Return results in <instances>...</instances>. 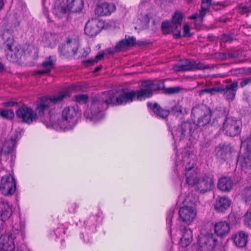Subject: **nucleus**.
<instances>
[{
	"mask_svg": "<svg viewBox=\"0 0 251 251\" xmlns=\"http://www.w3.org/2000/svg\"><path fill=\"white\" fill-rule=\"evenodd\" d=\"M195 158L196 155L190 151H187L183 153L182 161L183 165L185 167V171L188 172L192 170L195 163Z\"/></svg>",
	"mask_w": 251,
	"mask_h": 251,
	"instance_id": "21",
	"label": "nucleus"
},
{
	"mask_svg": "<svg viewBox=\"0 0 251 251\" xmlns=\"http://www.w3.org/2000/svg\"><path fill=\"white\" fill-rule=\"evenodd\" d=\"M78 49L77 43L75 40L69 39L66 44L59 47V51L63 55H66L71 52L75 54Z\"/></svg>",
	"mask_w": 251,
	"mask_h": 251,
	"instance_id": "17",
	"label": "nucleus"
},
{
	"mask_svg": "<svg viewBox=\"0 0 251 251\" xmlns=\"http://www.w3.org/2000/svg\"><path fill=\"white\" fill-rule=\"evenodd\" d=\"M180 90L179 87H170L166 89L164 91L166 94H174L179 92Z\"/></svg>",
	"mask_w": 251,
	"mask_h": 251,
	"instance_id": "48",
	"label": "nucleus"
},
{
	"mask_svg": "<svg viewBox=\"0 0 251 251\" xmlns=\"http://www.w3.org/2000/svg\"><path fill=\"white\" fill-rule=\"evenodd\" d=\"M2 105L5 107H13L18 105V102L12 101H5L2 103Z\"/></svg>",
	"mask_w": 251,
	"mask_h": 251,
	"instance_id": "51",
	"label": "nucleus"
},
{
	"mask_svg": "<svg viewBox=\"0 0 251 251\" xmlns=\"http://www.w3.org/2000/svg\"><path fill=\"white\" fill-rule=\"evenodd\" d=\"M161 29L164 34H167L170 32H173L174 35L176 33V29L174 26H173L172 22L170 23L168 21L163 22L161 24Z\"/></svg>",
	"mask_w": 251,
	"mask_h": 251,
	"instance_id": "38",
	"label": "nucleus"
},
{
	"mask_svg": "<svg viewBox=\"0 0 251 251\" xmlns=\"http://www.w3.org/2000/svg\"><path fill=\"white\" fill-rule=\"evenodd\" d=\"M16 182L14 177L11 174L2 176L0 183V191L5 196L13 195L16 191Z\"/></svg>",
	"mask_w": 251,
	"mask_h": 251,
	"instance_id": "9",
	"label": "nucleus"
},
{
	"mask_svg": "<svg viewBox=\"0 0 251 251\" xmlns=\"http://www.w3.org/2000/svg\"><path fill=\"white\" fill-rule=\"evenodd\" d=\"M66 97L65 94H59L50 97H44L38 101L36 111L40 115H43L44 112L55 104L62 101Z\"/></svg>",
	"mask_w": 251,
	"mask_h": 251,
	"instance_id": "6",
	"label": "nucleus"
},
{
	"mask_svg": "<svg viewBox=\"0 0 251 251\" xmlns=\"http://www.w3.org/2000/svg\"><path fill=\"white\" fill-rule=\"evenodd\" d=\"M101 69V66H98L95 68V72H97L99 71Z\"/></svg>",
	"mask_w": 251,
	"mask_h": 251,
	"instance_id": "62",
	"label": "nucleus"
},
{
	"mask_svg": "<svg viewBox=\"0 0 251 251\" xmlns=\"http://www.w3.org/2000/svg\"><path fill=\"white\" fill-rule=\"evenodd\" d=\"M198 129L196 127V123L185 122L181 123L172 133L175 135L182 139L185 137H195L198 134Z\"/></svg>",
	"mask_w": 251,
	"mask_h": 251,
	"instance_id": "7",
	"label": "nucleus"
},
{
	"mask_svg": "<svg viewBox=\"0 0 251 251\" xmlns=\"http://www.w3.org/2000/svg\"><path fill=\"white\" fill-rule=\"evenodd\" d=\"M197 216L196 208L189 205H183L179 210V220L183 223L189 225L192 223Z\"/></svg>",
	"mask_w": 251,
	"mask_h": 251,
	"instance_id": "12",
	"label": "nucleus"
},
{
	"mask_svg": "<svg viewBox=\"0 0 251 251\" xmlns=\"http://www.w3.org/2000/svg\"><path fill=\"white\" fill-rule=\"evenodd\" d=\"M55 57L53 56H50L42 63L41 66L50 73L55 67Z\"/></svg>",
	"mask_w": 251,
	"mask_h": 251,
	"instance_id": "36",
	"label": "nucleus"
},
{
	"mask_svg": "<svg viewBox=\"0 0 251 251\" xmlns=\"http://www.w3.org/2000/svg\"><path fill=\"white\" fill-rule=\"evenodd\" d=\"M78 112V107L77 105L68 106L64 108L62 112V121H60V123H59V121H57L60 127L63 128L65 125V123H73Z\"/></svg>",
	"mask_w": 251,
	"mask_h": 251,
	"instance_id": "13",
	"label": "nucleus"
},
{
	"mask_svg": "<svg viewBox=\"0 0 251 251\" xmlns=\"http://www.w3.org/2000/svg\"><path fill=\"white\" fill-rule=\"evenodd\" d=\"M151 109L158 117L162 119H166L170 113L169 110L163 109L157 103L153 104Z\"/></svg>",
	"mask_w": 251,
	"mask_h": 251,
	"instance_id": "37",
	"label": "nucleus"
},
{
	"mask_svg": "<svg viewBox=\"0 0 251 251\" xmlns=\"http://www.w3.org/2000/svg\"><path fill=\"white\" fill-rule=\"evenodd\" d=\"M104 55V53L103 52H99V53L95 57V59L97 60V62L101 60L103 57Z\"/></svg>",
	"mask_w": 251,
	"mask_h": 251,
	"instance_id": "54",
	"label": "nucleus"
},
{
	"mask_svg": "<svg viewBox=\"0 0 251 251\" xmlns=\"http://www.w3.org/2000/svg\"><path fill=\"white\" fill-rule=\"evenodd\" d=\"M248 234L244 231H239L234 233L231 237V240L237 248L245 247L248 242Z\"/></svg>",
	"mask_w": 251,
	"mask_h": 251,
	"instance_id": "16",
	"label": "nucleus"
},
{
	"mask_svg": "<svg viewBox=\"0 0 251 251\" xmlns=\"http://www.w3.org/2000/svg\"><path fill=\"white\" fill-rule=\"evenodd\" d=\"M216 239L212 233L203 234L201 233L199 235L198 250L199 251H212L214 249Z\"/></svg>",
	"mask_w": 251,
	"mask_h": 251,
	"instance_id": "10",
	"label": "nucleus"
},
{
	"mask_svg": "<svg viewBox=\"0 0 251 251\" xmlns=\"http://www.w3.org/2000/svg\"><path fill=\"white\" fill-rule=\"evenodd\" d=\"M180 198L183 199L182 202L184 205L192 206L195 208L199 201L198 197L193 193H188L186 195H181Z\"/></svg>",
	"mask_w": 251,
	"mask_h": 251,
	"instance_id": "34",
	"label": "nucleus"
},
{
	"mask_svg": "<svg viewBox=\"0 0 251 251\" xmlns=\"http://www.w3.org/2000/svg\"><path fill=\"white\" fill-rule=\"evenodd\" d=\"M75 100L76 101L79 103H85L88 100V97L86 95H78L75 96Z\"/></svg>",
	"mask_w": 251,
	"mask_h": 251,
	"instance_id": "42",
	"label": "nucleus"
},
{
	"mask_svg": "<svg viewBox=\"0 0 251 251\" xmlns=\"http://www.w3.org/2000/svg\"><path fill=\"white\" fill-rule=\"evenodd\" d=\"M244 223L249 227L251 228V212L248 211L245 214Z\"/></svg>",
	"mask_w": 251,
	"mask_h": 251,
	"instance_id": "45",
	"label": "nucleus"
},
{
	"mask_svg": "<svg viewBox=\"0 0 251 251\" xmlns=\"http://www.w3.org/2000/svg\"><path fill=\"white\" fill-rule=\"evenodd\" d=\"M242 124L233 117H226L225 119L223 129L225 134L230 137H234L240 134Z\"/></svg>",
	"mask_w": 251,
	"mask_h": 251,
	"instance_id": "8",
	"label": "nucleus"
},
{
	"mask_svg": "<svg viewBox=\"0 0 251 251\" xmlns=\"http://www.w3.org/2000/svg\"><path fill=\"white\" fill-rule=\"evenodd\" d=\"M228 21H229V19L225 17H221L219 19V21L223 23H226Z\"/></svg>",
	"mask_w": 251,
	"mask_h": 251,
	"instance_id": "57",
	"label": "nucleus"
},
{
	"mask_svg": "<svg viewBox=\"0 0 251 251\" xmlns=\"http://www.w3.org/2000/svg\"><path fill=\"white\" fill-rule=\"evenodd\" d=\"M18 140L16 135L12 136L10 139L5 140L2 147L0 150L4 153H11L15 148Z\"/></svg>",
	"mask_w": 251,
	"mask_h": 251,
	"instance_id": "31",
	"label": "nucleus"
},
{
	"mask_svg": "<svg viewBox=\"0 0 251 251\" xmlns=\"http://www.w3.org/2000/svg\"><path fill=\"white\" fill-rule=\"evenodd\" d=\"M250 84H251V76L243 79L240 83V86L243 88Z\"/></svg>",
	"mask_w": 251,
	"mask_h": 251,
	"instance_id": "49",
	"label": "nucleus"
},
{
	"mask_svg": "<svg viewBox=\"0 0 251 251\" xmlns=\"http://www.w3.org/2000/svg\"><path fill=\"white\" fill-rule=\"evenodd\" d=\"M231 153L230 147L226 144H220L216 148V156L217 158L221 162L227 159Z\"/></svg>",
	"mask_w": 251,
	"mask_h": 251,
	"instance_id": "19",
	"label": "nucleus"
},
{
	"mask_svg": "<svg viewBox=\"0 0 251 251\" xmlns=\"http://www.w3.org/2000/svg\"><path fill=\"white\" fill-rule=\"evenodd\" d=\"M210 5V0H203L201 3V9L198 13H195L189 17V19L194 20L198 18H203L207 12Z\"/></svg>",
	"mask_w": 251,
	"mask_h": 251,
	"instance_id": "35",
	"label": "nucleus"
},
{
	"mask_svg": "<svg viewBox=\"0 0 251 251\" xmlns=\"http://www.w3.org/2000/svg\"><path fill=\"white\" fill-rule=\"evenodd\" d=\"M174 210L173 209L169 210L167 214L166 222L168 227H171L172 226V220L174 217Z\"/></svg>",
	"mask_w": 251,
	"mask_h": 251,
	"instance_id": "43",
	"label": "nucleus"
},
{
	"mask_svg": "<svg viewBox=\"0 0 251 251\" xmlns=\"http://www.w3.org/2000/svg\"><path fill=\"white\" fill-rule=\"evenodd\" d=\"M25 238V225L21 222L15 223L10 235H2L0 237V249L4 251H12L17 243L23 241Z\"/></svg>",
	"mask_w": 251,
	"mask_h": 251,
	"instance_id": "3",
	"label": "nucleus"
},
{
	"mask_svg": "<svg viewBox=\"0 0 251 251\" xmlns=\"http://www.w3.org/2000/svg\"><path fill=\"white\" fill-rule=\"evenodd\" d=\"M58 36L55 33L47 32L44 34L42 42L45 46L54 48L58 42Z\"/></svg>",
	"mask_w": 251,
	"mask_h": 251,
	"instance_id": "28",
	"label": "nucleus"
},
{
	"mask_svg": "<svg viewBox=\"0 0 251 251\" xmlns=\"http://www.w3.org/2000/svg\"><path fill=\"white\" fill-rule=\"evenodd\" d=\"M11 157L12 159H13V158H15V156L14 155H11Z\"/></svg>",
	"mask_w": 251,
	"mask_h": 251,
	"instance_id": "64",
	"label": "nucleus"
},
{
	"mask_svg": "<svg viewBox=\"0 0 251 251\" xmlns=\"http://www.w3.org/2000/svg\"><path fill=\"white\" fill-rule=\"evenodd\" d=\"M17 117L23 123L30 124L35 121L37 118L36 113L32 108L24 105L16 111Z\"/></svg>",
	"mask_w": 251,
	"mask_h": 251,
	"instance_id": "11",
	"label": "nucleus"
},
{
	"mask_svg": "<svg viewBox=\"0 0 251 251\" xmlns=\"http://www.w3.org/2000/svg\"><path fill=\"white\" fill-rule=\"evenodd\" d=\"M1 40L2 43L0 48L3 50L7 60L13 63L18 62L24 53L21 47L15 45L13 36L8 31L3 33Z\"/></svg>",
	"mask_w": 251,
	"mask_h": 251,
	"instance_id": "2",
	"label": "nucleus"
},
{
	"mask_svg": "<svg viewBox=\"0 0 251 251\" xmlns=\"http://www.w3.org/2000/svg\"><path fill=\"white\" fill-rule=\"evenodd\" d=\"M183 35L181 34V37H183L185 36H187L189 35V31H190V27L188 25H184L183 28Z\"/></svg>",
	"mask_w": 251,
	"mask_h": 251,
	"instance_id": "52",
	"label": "nucleus"
},
{
	"mask_svg": "<svg viewBox=\"0 0 251 251\" xmlns=\"http://www.w3.org/2000/svg\"><path fill=\"white\" fill-rule=\"evenodd\" d=\"M185 179L186 183L201 193L210 190L214 185L212 177L206 174H185Z\"/></svg>",
	"mask_w": 251,
	"mask_h": 251,
	"instance_id": "4",
	"label": "nucleus"
},
{
	"mask_svg": "<svg viewBox=\"0 0 251 251\" xmlns=\"http://www.w3.org/2000/svg\"><path fill=\"white\" fill-rule=\"evenodd\" d=\"M202 19L203 18L201 19V18H198L196 19V20H197L195 23L196 25V28H199L201 26L202 22Z\"/></svg>",
	"mask_w": 251,
	"mask_h": 251,
	"instance_id": "53",
	"label": "nucleus"
},
{
	"mask_svg": "<svg viewBox=\"0 0 251 251\" xmlns=\"http://www.w3.org/2000/svg\"><path fill=\"white\" fill-rule=\"evenodd\" d=\"M241 195L246 204L251 205V186L245 188L242 191Z\"/></svg>",
	"mask_w": 251,
	"mask_h": 251,
	"instance_id": "39",
	"label": "nucleus"
},
{
	"mask_svg": "<svg viewBox=\"0 0 251 251\" xmlns=\"http://www.w3.org/2000/svg\"><path fill=\"white\" fill-rule=\"evenodd\" d=\"M182 237L180 239L179 245L182 248L188 246L193 240V233L189 228L184 227L181 231Z\"/></svg>",
	"mask_w": 251,
	"mask_h": 251,
	"instance_id": "27",
	"label": "nucleus"
},
{
	"mask_svg": "<svg viewBox=\"0 0 251 251\" xmlns=\"http://www.w3.org/2000/svg\"><path fill=\"white\" fill-rule=\"evenodd\" d=\"M69 9L63 0H55L52 5V12L58 18L62 17Z\"/></svg>",
	"mask_w": 251,
	"mask_h": 251,
	"instance_id": "24",
	"label": "nucleus"
},
{
	"mask_svg": "<svg viewBox=\"0 0 251 251\" xmlns=\"http://www.w3.org/2000/svg\"><path fill=\"white\" fill-rule=\"evenodd\" d=\"M233 182L231 179L227 176H223L220 178L218 183V188L223 192H229L233 187Z\"/></svg>",
	"mask_w": 251,
	"mask_h": 251,
	"instance_id": "30",
	"label": "nucleus"
},
{
	"mask_svg": "<svg viewBox=\"0 0 251 251\" xmlns=\"http://www.w3.org/2000/svg\"><path fill=\"white\" fill-rule=\"evenodd\" d=\"M109 54H114L115 52H118V51H116V47L114 49L109 48L106 50Z\"/></svg>",
	"mask_w": 251,
	"mask_h": 251,
	"instance_id": "55",
	"label": "nucleus"
},
{
	"mask_svg": "<svg viewBox=\"0 0 251 251\" xmlns=\"http://www.w3.org/2000/svg\"><path fill=\"white\" fill-rule=\"evenodd\" d=\"M103 26L102 22L97 19L89 20L86 23L84 31L85 34L93 37L99 33Z\"/></svg>",
	"mask_w": 251,
	"mask_h": 251,
	"instance_id": "14",
	"label": "nucleus"
},
{
	"mask_svg": "<svg viewBox=\"0 0 251 251\" xmlns=\"http://www.w3.org/2000/svg\"><path fill=\"white\" fill-rule=\"evenodd\" d=\"M192 115L194 123H196V127H203L211 121V111L205 105H198L194 107L192 109Z\"/></svg>",
	"mask_w": 251,
	"mask_h": 251,
	"instance_id": "5",
	"label": "nucleus"
},
{
	"mask_svg": "<svg viewBox=\"0 0 251 251\" xmlns=\"http://www.w3.org/2000/svg\"><path fill=\"white\" fill-rule=\"evenodd\" d=\"M116 10V6L113 4L104 2L98 5L95 9V14L100 16H107Z\"/></svg>",
	"mask_w": 251,
	"mask_h": 251,
	"instance_id": "22",
	"label": "nucleus"
},
{
	"mask_svg": "<svg viewBox=\"0 0 251 251\" xmlns=\"http://www.w3.org/2000/svg\"><path fill=\"white\" fill-rule=\"evenodd\" d=\"M58 230H59V232H60H60H62V233H64V230H63L62 228H60V229L59 228V229H58V230H56L55 231V234H56V236H57V232H58Z\"/></svg>",
	"mask_w": 251,
	"mask_h": 251,
	"instance_id": "61",
	"label": "nucleus"
},
{
	"mask_svg": "<svg viewBox=\"0 0 251 251\" xmlns=\"http://www.w3.org/2000/svg\"><path fill=\"white\" fill-rule=\"evenodd\" d=\"M12 213L11 207L8 202H0V220L4 223V221L9 219Z\"/></svg>",
	"mask_w": 251,
	"mask_h": 251,
	"instance_id": "29",
	"label": "nucleus"
},
{
	"mask_svg": "<svg viewBox=\"0 0 251 251\" xmlns=\"http://www.w3.org/2000/svg\"><path fill=\"white\" fill-rule=\"evenodd\" d=\"M136 44V39L132 36H126L125 39L119 41L116 45V51L118 52L123 51L132 47Z\"/></svg>",
	"mask_w": 251,
	"mask_h": 251,
	"instance_id": "25",
	"label": "nucleus"
},
{
	"mask_svg": "<svg viewBox=\"0 0 251 251\" xmlns=\"http://www.w3.org/2000/svg\"><path fill=\"white\" fill-rule=\"evenodd\" d=\"M221 86L219 87H215L211 88H207L203 90V92L209 93L211 95L215 94L216 92L220 93Z\"/></svg>",
	"mask_w": 251,
	"mask_h": 251,
	"instance_id": "46",
	"label": "nucleus"
},
{
	"mask_svg": "<svg viewBox=\"0 0 251 251\" xmlns=\"http://www.w3.org/2000/svg\"><path fill=\"white\" fill-rule=\"evenodd\" d=\"M231 201L226 196L219 197L214 204L215 209L219 212H223L230 205Z\"/></svg>",
	"mask_w": 251,
	"mask_h": 251,
	"instance_id": "26",
	"label": "nucleus"
},
{
	"mask_svg": "<svg viewBox=\"0 0 251 251\" xmlns=\"http://www.w3.org/2000/svg\"><path fill=\"white\" fill-rule=\"evenodd\" d=\"M4 223L0 220V232L4 229Z\"/></svg>",
	"mask_w": 251,
	"mask_h": 251,
	"instance_id": "59",
	"label": "nucleus"
},
{
	"mask_svg": "<svg viewBox=\"0 0 251 251\" xmlns=\"http://www.w3.org/2000/svg\"><path fill=\"white\" fill-rule=\"evenodd\" d=\"M230 227L229 224L226 221H220L214 226L215 234L221 238L227 236L230 232Z\"/></svg>",
	"mask_w": 251,
	"mask_h": 251,
	"instance_id": "20",
	"label": "nucleus"
},
{
	"mask_svg": "<svg viewBox=\"0 0 251 251\" xmlns=\"http://www.w3.org/2000/svg\"><path fill=\"white\" fill-rule=\"evenodd\" d=\"M68 9L72 12L81 11L84 7L83 0H67Z\"/></svg>",
	"mask_w": 251,
	"mask_h": 251,
	"instance_id": "33",
	"label": "nucleus"
},
{
	"mask_svg": "<svg viewBox=\"0 0 251 251\" xmlns=\"http://www.w3.org/2000/svg\"><path fill=\"white\" fill-rule=\"evenodd\" d=\"M165 85L163 82H155L152 80L143 81L140 89L137 91L124 92L118 97H115L113 92H104L99 96L92 98L90 107L84 112V116L87 119L97 120L100 117V112L106 110L110 104L123 105L131 102L136 98L139 100L150 98L152 95V91L164 89Z\"/></svg>",
	"mask_w": 251,
	"mask_h": 251,
	"instance_id": "1",
	"label": "nucleus"
},
{
	"mask_svg": "<svg viewBox=\"0 0 251 251\" xmlns=\"http://www.w3.org/2000/svg\"><path fill=\"white\" fill-rule=\"evenodd\" d=\"M50 73L44 68L42 70L36 71L34 73L35 75L40 76L44 75H48Z\"/></svg>",
	"mask_w": 251,
	"mask_h": 251,
	"instance_id": "50",
	"label": "nucleus"
},
{
	"mask_svg": "<svg viewBox=\"0 0 251 251\" xmlns=\"http://www.w3.org/2000/svg\"><path fill=\"white\" fill-rule=\"evenodd\" d=\"M173 70L176 72L191 71L192 60L186 59L180 60L174 66Z\"/></svg>",
	"mask_w": 251,
	"mask_h": 251,
	"instance_id": "32",
	"label": "nucleus"
},
{
	"mask_svg": "<svg viewBox=\"0 0 251 251\" xmlns=\"http://www.w3.org/2000/svg\"><path fill=\"white\" fill-rule=\"evenodd\" d=\"M43 13L44 15L47 17L48 19H49V14H48V9L47 8L44 7H43Z\"/></svg>",
	"mask_w": 251,
	"mask_h": 251,
	"instance_id": "58",
	"label": "nucleus"
},
{
	"mask_svg": "<svg viewBox=\"0 0 251 251\" xmlns=\"http://www.w3.org/2000/svg\"><path fill=\"white\" fill-rule=\"evenodd\" d=\"M182 111V107L179 103H176L174 106L172 107V111L175 114L177 113H181Z\"/></svg>",
	"mask_w": 251,
	"mask_h": 251,
	"instance_id": "47",
	"label": "nucleus"
},
{
	"mask_svg": "<svg viewBox=\"0 0 251 251\" xmlns=\"http://www.w3.org/2000/svg\"><path fill=\"white\" fill-rule=\"evenodd\" d=\"M249 177H251L248 179V182L249 184H251V174H250V176Z\"/></svg>",
	"mask_w": 251,
	"mask_h": 251,
	"instance_id": "63",
	"label": "nucleus"
},
{
	"mask_svg": "<svg viewBox=\"0 0 251 251\" xmlns=\"http://www.w3.org/2000/svg\"><path fill=\"white\" fill-rule=\"evenodd\" d=\"M87 63H89L90 64H94L95 63H97V60H96L95 58L94 59L90 58L86 61Z\"/></svg>",
	"mask_w": 251,
	"mask_h": 251,
	"instance_id": "56",
	"label": "nucleus"
},
{
	"mask_svg": "<svg viewBox=\"0 0 251 251\" xmlns=\"http://www.w3.org/2000/svg\"><path fill=\"white\" fill-rule=\"evenodd\" d=\"M4 4L3 0H0V10L3 8Z\"/></svg>",
	"mask_w": 251,
	"mask_h": 251,
	"instance_id": "60",
	"label": "nucleus"
},
{
	"mask_svg": "<svg viewBox=\"0 0 251 251\" xmlns=\"http://www.w3.org/2000/svg\"><path fill=\"white\" fill-rule=\"evenodd\" d=\"M183 18V14L179 11H176L173 16L172 24L176 29V33H174V36L176 38H179L181 36V23Z\"/></svg>",
	"mask_w": 251,
	"mask_h": 251,
	"instance_id": "23",
	"label": "nucleus"
},
{
	"mask_svg": "<svg viewBox=\"0 0 251 251\" xmlns=\"http://www.w3.org/2000/svg\"><path fill=\"white\" fill-rule=\"evenodd\" d=\"M242 144L245 147V151L247 150L251 151V136L247 138L244 141H242Z\"/></svg>",
	"mask_w": 251,
	"mask_h": 251,
	"instance_id": "44",
	"label": "nucleus"
},
{
	"mask_svg": "<svg viewBox=\"0 0 251 251\" xmlns=\"http://www.w3.org/2000/svg\"><path fill=\"white\" fill-rule=\"evenodd\" d=\"M238 88V82L234 81L230 84L221 86L220 93H223L226 100L231 101L235 99Z\"/></svg>",
	"mask_w": 251,
	"mask_h": 251,
	"instance_id": "15",
	"label": "nucleus"
},
{
	"mask_svg": "<svg viewBox=\"0 0 251 251\" xmlns=\"http://www.w3.org/2000/svg\"><path fill=\"white\" fill-rule=\"evenodd\" d=\"M14 113L11 109H0V116L3 118L10 120L14 117Z\"/></svg>",
	"mask_w": 251,
	"mask_h": 251,
	"instance_id": "40",
	"label": "nucleus"
},
{
	"mask_svg": "<svg viewBox=\"0 0 251 251\" xmlns=\"http://www.w3.org/2000/svg\"><path fill=\"white\" fill-rule=\"evenodd\" d=\"M209 68L208 65H205L203 63L196 61L192 60V70H204Z\"/></svg>",
	"mask_w": 251,
	"mask_h": 251,
	"instance_id": "41",
	"label": "nucleus"
},
{
	"mask_svg": "<svg viewBox=\"0 0 251 251\" xmlns=\"http://www.w3.org/2000/svg\"><path fill=\"white\" fill-rule=\"evenodd\" d=\"M237 164L239 165L243 170L251 168V151H244L238 157Z\"/></svg>",
	"mask_w": 251,
	"mask_h": 251,
	"instance_id": "18",
	"label": "nucleus"
}]
</instances>
